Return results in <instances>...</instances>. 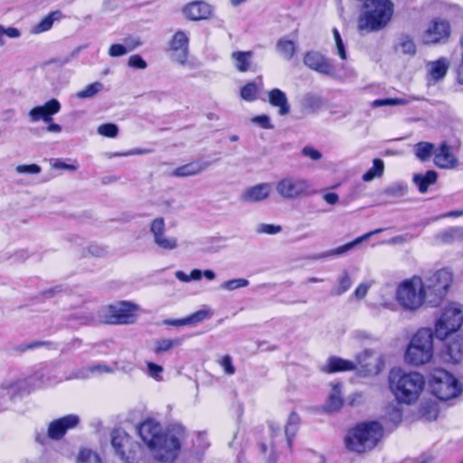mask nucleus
<instances>
[{
  "mask_svg": "<svg viewBox=\"0 0 463 463\" xmlns=\"http://www.w3.org/2000/svg\"><path fill=\"white\" fill-rule=\"evenodd\" d=\"M138 434L153 458L162 462H172L177 458L182 442L187 436L184 427L181 424H173L163 432L161 424L152 419L140 423Z\"/></svg>",
  "mask_w": 463,
  "mask_h": 463,
  "instance_id": "f257e3e1",
  "label": "nucleus"
},
{
  "mask_svg": "<svg viewBox=\"0 0 463 463\" xmlns=\"http://www.w3.org/2000/svg\"><path fill=\"white\" fill-rule=\"evenodd\" d=\"M425 378L418 372L406 373L392 370L389 375L390 390L400 403L416 402L425 387Z\"/></svg>",
  "mask_w": 463,
  "mask_h": 463,
  "instance_id": "f03ea898",
  "label": "nucleus"
},
{
  "mask_svg": "<svg viewBox=\"0 0 463 463\" xmlns=\"http://www.w3.org/2000/svg\"><path fill=\"white\" fill-rule=\"evenodd\" d=\"M364 8L358 19V29L361 32L383 29L393 14V4L390 0H366Z\"/></svg>",
  "mask_w": 463,
  "mask_h": 463,
  "instance_id": "7ed1b4c3",
  "label": "nucleus"
},
{
  "mask_svg": "<svg viewBox=\"0 0 463 463\" xmlns=\"http://www.w3.org/2000/svg\"><path fill=\"white\" fill-rule=\"evenodd\" d=\"M383 436V426L377 421L358 424L345 439L346 448L357 453H364L376 447Z\"/></svg>",
  "mask_w": 463,
  "mask_h": 463,
  "instance_id": "20e7f679",
  "label": "nucleus"
},
{
  "mask_svg": "<svg viewBox=\"0 0 463 463\" xmlns=\"http://www.w3.org/2000/svg\"><path fill=\"white\" fill-rule=\"evenodd\" d=\"M433 353L432 330L420 328L411 337L404 354V360L408 364L420 366L430 362Z\"/></svg>",
  "mask_w": 463,
  "mask_h": 463,
  "instance_id": "39448f33",
  "label": "nucleus"
},
{
  "mask_svg": "<svg viewBox=\"0 0 463 463\" xmlns=\"http://www.w3.org/2000/svg\"><path fill=\"white\" fill-rule=\"evenodd\" d=\"M49 384V379L36 373L26 379L5 380L0 385V406L8 407V403L16 397L29 393L32 389L43 388Z\"/></svg>",
  "mask_w": 463,
  "mask_h": 463,
  "instance_id": "423d86ee",
  "label": "nucleus"
},
{
  "mask_svg": "<svg viewBox=\"0 0 463 463\" xmlns=\"http://www.w3.org/2000/svg\"><path fill=\"white\" fill-rule=\"evenodd\" d=\"M426 295L424 282L418 276L405 279L396 289V300L405 310L409 311H415L420 308Z\"/></svg>",
  "mask_w": 463,
  "mask_h": 463,
  "instance_id": "0eeeda50",
  "label": "nucleus"
},
{
  "mask_svg": "<svg viewBox=\"0 0 463 463\" xmlns=\"http://www.w3.org/2000/svg\"><path fill=\"white\" fill-rule=\"evenodd\" d=\"M430 385L432 393L441 401L458 397L462 392V385L449 372L436 369L431 374Z\"/></svg>",
  "mask_w": 463,
  "mask_h": 463,
  "instance_id": "6e6552de",
  "label": "nucleus"
},
{
  "mask_svg": "<svg viewBox=\"0 0 463 463\" xmlns=\"http://www.w3.org/2000/svg\"><path fill=\"white\" fill-rule=\"evenodd\" d=\"M463 324V307L451 304L446 307L435 324V335L443 340L458 331Z\"/></svg>",
  "mask_w": 463,
  "mask_h": 463,
  "instance_id": "1a4fd4ad",
  "label": "nucleus"
},
{
  "mask_svg": "<svg viewBox=\"0 0 463 463\" xmlns=\"http://www.w3.org/2000/svg\"><path fill=\"white\" fill-rule=\"evenodd\" d=\"M137 306L128 301H121L109 305L102 309V317L105 323L111 325L132 324L137 320Z\"/></svg>",
  "mask_w": 463,
  "mask_h": 463,
  "instance_id": "9d476101",
  "label": "nucleus"
},
{
  "mask_svg": "<svg viewBox=\"0 0 463 463\" xmlns=\"http://www.w3.org/2000/svg\"><path fill=\"white\" fill-rule=\"evenodd\" d=\"M310 189L311 184L307 179L295 175H287L276 184L278 194L286 200L309 195L313 193Z\"/></svg>",
  "mask_w": 463,
  "mask_h": 463,
  "instance_id": "9b49d317",
  "label": "nucleus"
},
{
  "mask_svg": "<svg viewBox=\"0 0 463 463\" xmlns=\"http://www.w3.org/2000/svg\"><path fill=\"white\" fill-rule=\"evenodd\" d=\"M111 445L124 463H137L139 446L125 432L113 431Z\"/></svg>",
  "mask_w": 463,
  "mask_h": 463,
  "instance_id": "f8f14e48",
  "label": "nucleus"
},
{
  "mask_svg": "<svg viewBox=\"0 0 463 463\" xmlns=\"http://www.w3.org/2000/svg\"><path fill=\"white\" fill-rule=\"evenodd\" d=\"M373 356V351L369 349L364 350L361 354H357L356 362L333 356L328 358L326 364L325 365L323 370L326 373L354 371L356 369L357 364H362L364 366L370 365L371 363L367 361Z\"/></svg>",
  "mask_w": 463,
  "mask_h": 463,
  "instance_id": "ddd939ff",
  "label": "nucleus"
},
{
  "mask_svg": "<svg viewBox=\"0 0 463 463\" xmlns=\"http://www.w3.org/2000/svg\"><path fill=\"white\" fill-rule=\"evenodd\" d=\"M150 233L153 236L154 243L162 250H173L178 247V241L175 237L167 236L165 233V223L163 217L154 219L149 225Z\"/></svg>",
  "mask_w": 463,
  "mask_h": 463,
  "instance_id": "4468645a",
  "label": "nucleus"
},
{
  "mask_svg": "<svg viewBox=\"0 0 463 463\" xmlns=\"http://www.w3.org/2000/svg\"><path fill=\"white\" fill-rule=\"evenodd\" d=\"M171 59L180 65H186L189 54V36L184 31H177L169 42Z\"/></svg>",
  "mask_w": 463,
  "mask_h": 463,
  "instance_id": "2eb2a0df",
  "label": "nucleus"
},
{
  "mask_svg": "<svg viewBox=\"0 0 463 463\" xmlns=\"http://www.w3.org/2000/svg\"><path fill=\"white\" fill-rule=\"evenodd\" d=\"M452 279V273L449 269L437 270L428 277L426 282H424L425 290L432 292L439 298H442L448 291Z\"/></svg>",
  "mask_w": 463,
  "mask_h": 463,
  "instance_id": "dca6fc26",
  "label": "nucleus"
},
{
  "mask_svg": "<svg viewBox=\"0 0 463 463\" xmlns=\"http://www.w3.org/2000/svg\"><path fill=\"white\" fill-rule=\"evenodd\" d=\"M80 422L79 416L68 414L52 420L47 428V437L52 440L61 439L69 430L74 429Z\"/></svg>",
  "mask_w": 463,
  "mask_h": 463,
  "instance_id": "f3484780",
  "label": "nucleus"
},
{
  "mask_svg": "<svg viewBox=\"0 0 463 463\" xmlns=\"http://www.w3.org/2000/svg\"><path fill=\"white\" fill-rule=\"evenodd\" d=\"M450 35V24L444 19H435L424 32L422 40L426 44H435L445 42Z\"/></svg>",
  "mask_w": 463,
  "mask_h": 463,
  "instance_id": "a211bd4d",
  "label": "nucleus"
},
{
  "mask_svg": "<svg viewBox=\"0 0 463 463\" xmlns=\"http://www.w3.org/2000/svg\"><path fill=\"white\" fill-rule=\"evenodd\" d=\"M303 62L309 69L321 74L332 75L335 72V67L331 61L317 51L307 52L304 56Z\"/></svg>",
  "mask_w": 463,
  "mask_h": 463,
  "instance_id": "6ab92c4d",
  "label": "nucleus"
},
{
  "mask_svg": "<svg viewBox=\"0 0 463 463\" xmlns=\"http://www.w3.org/2000/svg\"><path fill=\"white\" fill-rule=\"evenodd\" d=\"M61 110V104L56 99L45 102L42 106H36L29 111V118L32 122L43 120L46 123L52 121V116Z\"/></svg>",
  "mask_w": 463,
  "mask_h": 463,
  "instance_id": "aec40b11",
  "label": "nucleus"
},
{
  "mask_svg": "<svg viewBox=\"0 0 463 463\" xmlns=\"http://www.w3.org/2000/svg\"><path fill=\"white\" fill-rule=\"evenodd\" d=\"M271 194V184L269 183H261L246 188L241 194L240 200L246 203H260Z\"/></svg>",
  "mask_w": 463,
  "mask_h": 463,
  "instance_id": "412c9836",
  "label": "nucleus"
},
{
  "mask_svg": "<svg viewBox=\"0 0 463 463\" xmlns=\"http://www.w3.org/2000/svg\"><path fill=\"white\" fill-rule=\"evenodd\" d=\"M183 14L189 20H203L210 17L212 7L203 1H194L183 8Z\"/></svg>",
  "mask_w": 463,
  "mask_h": 463,
  "instance_id": "4be33fe9",
  "label": "nucleus"
},
{
  "mask_svg": "<svg viewBox=\"0 0 463 463\" xmlns=\"http://www.w3.org/2000/svg\"><path fill=\"white\" fill-rule=\"evenodd\" d=\"M434 164L443 169H451L457 166V158L451 153V147L446 142L435 149Z\"/></svg>",
  "mask_w": 463,
  "mask_h": 463,
  "instance_id": "5701e85b",
  "label": "nucleus"
},
{
  "mask_svg": "<svg viewBox=\"0 0 463 463\" xmlns=\"http://www.w3.org/2000/svg\"><path fill=\"white\" fill-rule=\"evenodd\" d=\"M269 102L271 106L279 109L280 116L288 115L290 106L285 92L279 89H273L268 93Z\"/></svg>",
  "mask_w": 463,
  "mask_h": 463,
  "instance_id": "b1692460",
  "label": "nucleus"
},
{
  "mask_svg": "<svg viewBox=\"0 0 463 463\" xmlns=\"http://www.w3.org/2000/svg\"><path fill=\"white\" fill-rule=\"evenodd\" d=\"M212 317V312L210 309H200L190 316L182 318V319H173V320H165L164 323L165 325L182 326L187 325H194L200 323L207 318Z\"/></svg>",
  "mask_w": 463,
  "mask_h": 463,
  "instance_id": "393cba45",
  "label": "nucleus"
},
{
  "mask_svg": "<svg viewBox=\"0 0 463 463\" xmlns=\"http://www.w3.org/2000/svg\"><path fill=\"white\" fill-rule=\"evenodd\" d=\"M205 162L194 161L175 168L171 175L175 177H187L200 174L208 167Z\"/></svg>",
  "mask_w": 463,
  "mask_h": 463,
  "instance_id": "a878e982",
  "label": "nucleus"
},
{
  "mask_svg": "<svg viewBox=\"0 0 463 463\" xmlns=\"http://www.w3.org/2000/svg\"><path fill=\"white\" fill-rule=\"evenodd\" d=\"M382 232H383V229H376L374 231L367 232V233L356 238L354 241H353L351 242H348L345 245L337 247L335 250H331L326 253H323L321 257L324 258V257H329V256H334V255H343V254L346 253L348 250L354 249L358 244H360L363 241L369 239L372 235L380 233Z\"/></svg>",
  "mask_w": 463,
  "mask_h": 463,
  "instance_id": "bb28decb",
  "label": "nucleus"
},
{
  "mask_svg": "<svg viewBox=\"0 0 463 463\" xmlns=\"http://www.w3.org/2000/svg\"><path fill=\"white\" fill-rule=\"evenodd\" d=\"M340 383H333L331 392L325 403V410L329 412L338 411L343 405V398Z\"/></svg>",
  "mask_w": 463,
  "mask_h": 463,
  "instance_id": "cd10ccee",
  "label": "nucleus"
},
{
  "mask_svg": "<svg viewBox=\"0 0 463 463\" xmlns=\"http://www.w3.org/2000/svg\"><path fill=\"white\" fill-rule=\"evenodd\" d=\"M300 105L307 113H317L323 107L324 100L320 95L307 92L302 97Z\"/></svg>",
  "mask_w": 463,
  "mask_h": 463,
  "instance_id": "c85d7f7f",
  "label": "nucleus"
},
{
  "mask_svg": "<svg viewBox=\"0 0 463 463\" xmlns=\"http://www.w3.org/2000/svg\"><path fill=\"white\" fill-rule=\"evenodd\" d=\"M438 175L434 170H429L425 174H416L413 175V183L417 185L419 191L423 194L428 191L430 184L437 182Z\"/></svg>",
  "mask_w": 463,
  "mask_h": 463,
  "instance_id": "c756f323",
  "label": "nucleus"
},
{
  "mask_svg": "<svg viewBox=\"0 0 463 463\" xmlns=\"http://www.w3.org/2000/svg\"><path fill=\"white\" fill-rule=\"evenodd\" d=\"M252 52H233L231 55L234 67L241 72L247 71L251 64Z\"/></svg>",
  "mask_w": 463,
  "mask_h": 463,
  "instance_id": "7c9ffc66",
  "label": "nucleus"
},
{
  "mask_svg": "<svg viewBox=\"0 0 463 463\" xmlns=\"http://www.w3.org/2000/svg\"><path fill=\"white\" fill-rule=\"evenodd\" d=\"M276 51L283 59L289 61L296 53L297 45L293 41L281 38L276 43Z\"/></svg>",
  "mask_w": 463,
  "mask_h": 463,
  "instance_id": "2f4dec72",
  "label": "nucleus"
},
{
  "mask_svg": "<svg viewBox=\"0 0 463 463\" xmlns=\"http://www.w3.org/2000/svg\"><path fill=\"white\" fill-rule=\"evenodd\" d=\"M353 285V280L346 271H343L338 277L335 285L332 288L330 295L338 297L350 289Z\"/></svg>",
  "mask_w": 463,
  "mask_h": 463,
  "instance_id": "473e14b6",
  "label": "nucleus"
},
{
  "mask_svg": "<svg viewBox=\"0 0 463 463\" xmlns=\"http://www.w3.org/2000/svg\"><path fill=\"white\" fill-rule=\"evenodd\" d=\"M299 423V416L295 411H292L288 416L287 424L285 425V435L289 448L292 446V441L298 430Z\"/></svg>",
  "mask_w": 463,
  "mask_h": 463,
  "instance_id": "72a5a7b5",
  "label": "nucleus"
},
{
  "mask_svg": "<svg viewBox=\"0 0 463 463\" xmlns=\"http://www.w3.org/2000/svg\"><path fill=\"white\" fill-rule=\"evenodd\" d=\"M448 69L449 61L445 58H441L429 64V72L435 80L442 79L446 75Z\"/></svg>",
  "mask_w": 463,
  "mask_h": 463,
  "instance_id": "f704fd0d",
  "label": "nucleus"
},
{
  "mask_svg": "<svg viewBox=\"0 0 463 463\" xmlns=\"http://www.w3.org/2000/svg\"><path fill=\"white\" fill-rule=\"evenodd\" d=\"M416 157L421 162L428 161L434 155L435 147L430 142H419L413 148Z\"/></svg>",
  "mask_w": 463,
  "mask_h": 463,
  "instance_id": "c9c22d12",
  "label": "nucleus"
},
{
  "mask_svg": "<svg viewBox=\"0 0 463 463\" xmlns=\"http://www.w3.org/2000/svg\"><path fill=\"white\" fill-rule=\"evenodd\" d=\"M448 354L451 362L458 364L463 359V338L458 337L448 345Z\"/></svg>",
  "mask_w": 463,
  "mask_h": 463,
  "instance_id": "e433bc0d",
  "label": "nucleus"
},
{
  "mask_svg": "<svg viewBox=\"0 0 463 463\" xmlns=\"http://www.w3.org/2000/svg\"><path fill=\"white\" fill-rule=\"evenodd\" d=\"M183 340L181 338H174V339H158L154 343V352L156 354H161L163 353L168 352L174 347L181 345Z\"/></svg>",
  "mask_w": 463,
  "mask_h": 463,
  "instance_id": "4c0bfd02",
  "label": "nucleus"
},
{
  "mask_svg": "<svg viewBox=\"0 0 463 463\" xmlns=\"http://www.w3.org/2000/svg\"><path fill=\"white\" fill-rule=\"evenodd\" d=\"M384 171V163L380 158H375L373 161V166L363 175L364 182H370L374 178L381 177Z\"/></svg>",
  "mask_w": 463,
  "mask_h": 463,
  "instance_id": "58836bf2",
  "label": "nucleus"
},
{
  "mask_svg": "<svg viewBox=\"0 0 463 463\" xmlns=\"http://www.w3.org/2000/svg\"><path fill=\"white\" fill-rule=\"evenodd\" d=\"M61 16L60 11H55L45 16L38 24H36L33 33H40L50 30L53 24V22L58 20Z\"/></svg>",
  "mask_w": 463,
  "mask_h": 463,
  "instance_id": "ea45409f",
  "label": "nucleus"
},
{
  "mask_svg": "<svg viewBox=\"0 0 463 463\" xmlns=\"http://www.w3.org/2000/svg\"><path fill=\"white\" fill-rule=\"evenodd\" d=\"M103 88V83L95 81L87 85L83 90L78 91L76 97L79 99H90L100 92Z\"/></svg>",
  "mask_w": 463,
  "mask_h": 463,
  "instance_id": "a19ab883",
  "label": "nucleus"
},
{
  "mask_svg": "<svg viewBox=\"0 0 463 463\" xmlns=\"http://www.w3.org/2000/svg\"><path fill=\"white\" fill-rule=\"evenodd\" d=\"M397 50L404 54H414L416 52V45L410 36L402 35L399 39Z\"/></svg>",
  "mask_w": 463,
  "mask_h": 463,
  "instance_id": "79ce46f5",
  "label": "nucleus"
},
{
  "mask_svg": "<svg viewBox=\"0 0 463 463\" xmlns=\"http://www.w3.org/2000/svg\"><path fill=\"white\" fill-rule=\"evenodd\" d=\"M249 280L246 279H233L224 281L221 284L220 288L227 291H233L238 288H245L249 285Z\"/></svg>",
  "mask_w": 463,
  "mask_h": 463,
  "instance_id": "37998d69",
  "label": "nucleus"
},
{
  "mask_svg": "<svg viewBox=\"0 0 463 463\" xmlns=\"http://www.w3.org/2000/svg\"><path fill=\"white\" fill-rule=\"evenodd\" d=\"M79 463H101L100 458L97 453L89 449H80L78 456Z\"/></svg>",
  "mask_w": 463,
  "mask_h": 463,
  "instance_id": "c03bdc74",
  "label": "nucleus"
},
{
  "mask_svg": "<svg viewBox=\"0 0 463 463\" xmlns=\"http://www.w3.org/2000/svg\"><path fill=\"white\" fill-rule=\"evenodd\" d=\"M258 93L257 85L254 82H250L243 86L241 90V97L248 101L256 99Z\"/></svg>",
  "mask_w": 463,
  "mask_h": 463,
  "instance_id": "a18cd8bd",
  "label": "nucleus"
},
{
  "mask_svg": "<svg viewBox=\"0 0 463 463\" xmlns=\"http://www.w3.org/2000/svg\"><path fill=\"white\" fill-rule=\"evenodd\" d=\"M407 186L402 183H395L386 187L383 194L393 197H402L406 194Z\"/></svg>",
  "mask_w": 463,
  "mask_h": 463,
  "instance_id": "49530a36",
  "label": "nucleus"
},
{
  "mask_svg": "<svg viewBox=\"0 0 463 463\" xmlns=\"http://www.w3.org/2000/svg\"><path fill=\"white\" fill-rule=\"evenodd\" d=\"M463 235V231L458 228H450L447 231L440 232L438 237L443 242H450L456 238Z\"/></svg>",
  "mask_w": 463,
  "mask_h": 463,
  "instance_id": "de8ad7c7",
  "label": "nucleus"
},
{
  "mask_svg": "<svg viewBox=\"0 0 463 463\" xmlns=\"http://www.w3.org/2000/svg\"><path fill=\"white\" fill-rule=\"evenodd\" d=\"M409 103V100L406 99H375L373 102V107H382V106H401V105H407Z\"/></svg>",
  "mask_w": 463,
  "mask_h": 463,
  "instance_id": "09e8293b",
  "label": "nucleus"
},
{
  "mask_svg": "<svg viewBox=\"0 0 463 463\" xmlns=\"http://www.w3.org/2000/svg\"><path fill=\"white\" fill-rule=\"evenodd\" d=\"M98 133L107 137H116L118 134V128L113 123L102 124L98 128Z\"/></svg>",
  "mask_w": 463,
  "mask_h": 463,
  "instance_id": "8fccbe9b",
  "label": "nucleus"
},
{
  "mask_svg": "<svg viewBox=\"0 0 463 463\" xmlns=\"http://www.w3.org/2000/svg\"><path fill=\"white\" fill-rule=\"evenodd\" d=\"M21 33L17 28L14 27H4L0 24V46L5 45V42L4 37L6 36L8 38L16 39L20 37Z\"/></svg>",
  "mask_w": 463,
  "mask_h": 463,
  "instance_id": "3c124183",
  "label": "nucleus"
},
{
  "mask_svg": "<svg viewBox=\"0 0 463 463\" xmlns=\"http://www.w3.org/2000/svg\"><path fill=\"white\" fill-rule=\"evenodd\" d=\"M219 364L223 369L224 373L228 375H232L235 373V367L232 364V358L231 355L226 354L219 360Z\"/></svg>",
  "mask_w": 463,
  "mask_h": 463,
  "instance_id": "603ef678",
  "label": "nucleus"
},
{
  "mask_svg": "<svg viewBox=\"0 0 463 463\" xmlns=\"http://www.w3.org/2000/svg\"><path fill=\"white\" fill-rule=\"evenodd\" d=\"M41 167L36 164L32 165H19L15 167L18 174L24 175H38L41 173Z\"/></svg>",
  "mask_w": 463,
  "mask_h": 463,
  "instance_id": "864d4df0",
  "label": "nucleus"
},
{
  "mask_svg": "<svg viewBox=\"0 0 463 463\" xmlns=\"http://www.w3.org/2000/svg\"><path fill=\"white\" fill-rule=\"evenodd\" d=\"M282 230L280 225L268 224V223H260L256 227V232L258 233H265V234H276L280 232Z\"/></svg>",
  "mask_w": 463,
  "mask_h": 463,
  "instance_id": "5fc2aeb1",
  "label": "nucleus"
},
{
  "mask_svg": "<svg viewBox=\"0 0 463 463\" xmlns=\"http://www.w3.org/2000/svg\"><path fill=\"white\" fill-rule=\"evenodd\" d=\"M130 48H127L124 44L115 43L112 44L109 49V55L111 57H119L131 52Z\"/></svg>",
  "mask_w": 463,
  "mask_h": 463,
  "instance_id": "6e6d98bb",
  "label": "nucleus"
},
{
  "mask_svg": "<svg viewBox=\"0 0 463 463\" xmlns=\"http://www.w3.org/2000/svg\"><path fill=\"white\" fill-rule=\"evenodd\" d=\"M147 373L150 377L160 381L162 380L163 367L154 363H147Z\"/></svg>",
  "mask_w": 463,
  "mask_h": 463,
  "instance_id": "4d7b16f0",
  "label": "nucleus"
},
{
  "mask_svg": "<svg viewBox=\"0 0 463 463\" xmlns=\"http://www.w3.org/2000/svg\"><path fill=\"white\" fill-rule=\"evenodd\" d=\"M301 154L304 156L309 157L313 161H318L322 158L321 152L311 146H304L302 148Z\"/></svg>",
  "mask_w": 463,
  "mask_h": 463,
  "instance_id": "13d9d810",
  "label": "nucleus"
},
{
  "mask_svg": "<svg viewBox=\"0 0 463 463\" xmlns=\"http://www.w3.org/2000/svg\"><path fill=\"white\" fill-rule=\"evenodd\" d=\"M128 64L129 67L144 70L147 67L146 61L141 56L135 54L129 57Z\"/></svg>",
  "mask_w": 463,
  "mask_h": 463,
  "instance_id": "bf43d9fd",
  "label": "nucleus"
},
{
  "mask_svg": "<svg viewBox=\"0 0 463 463\" xmlns=\"http://www.w3.org/2000/svg\"><path fill=\"white\" fill-rule=\"evenodd\" d=\"M252 122L260 125L261 128L265 129H272L273 126L270 123V118L267 115L257 116L252 118Z\"/></svg>",
  "mask_w": 463,
  "mask_h": 463,
  "instance_id": "052dcab7",
  "label": "nucleus"
},
{
  "mask_svg": "<svg viewBox=\"0 0 463 463\" xmlns=\"http://www.w3.org/2000/svg\"><path fill=\"white\" fill-rule=\"evenodd\" d=\"M88 252L94 257H104L107 254V249L98 244H91L88 248Z\"/></svg>",
  "mask_w": 463,
  "mask_h": 463,
  "instance_id": "680f3d73",
  "label": "nucleus"
},
{
  "mask_svg": "<svg viewBox=\"0 0 463 463\" xmlns=\"http://www.w3.org/2000/svg\"><path fill=\"white\" fill-rule=\"evenodd\" d=\"M370 284L368 283H361L360 285H358V287L355 288L354 292V296L357 298V299H363L369 288H370Z\"/></svg>",
  "mask_w": 463,
  "mask_h": 463,
  "instance_id": "e2e57ef3",
  "label": "nucleus"
},
{
  "mask_svg": "<svg viewBox=\"0 0 463 463\" xmlns=\"http://www.w3.org/2000/svg\"><path fill=\"white\" fill-rule=\"evenodd\" d=\"M354 338L360 342L374 340L373 335L369 332L358 330L354 333Z\"/></svg>",
  "mask_w": 463,
  "mask_h": 463,
  "instance_id": "0e129e2a",
  "label": "nucleus"
},
{
  "mask_svg": "<svg viewBox=\"0 0 463 463\" xmlns=\"http://www.w3.org/2000/svg\"><path fill=\"white\" fill-rule=\"evenodd\" d=\"M52 167L55 169H63V170H71V171H75L77 169L76 165L66 164L61 160H56L52 164Z\"/></svg>",
  "mask_w": 463,
  "mask_h": 463,
  "instance_id": "69168bd1",
  "label": "nucleus"
},
{
  "mask_svg": "<svg viewBox=\"0 0 463 463\" xmlns=\"http://www.w3.org/2000/svg\"><path fill=\"white\" fill-rule=\"evenodd\" d=\"M323 199L330 205H335L339 202V196L335 193H326L323 195Z\"/></svg>",
  "mask_w": 463,
  "mask_h": 463,
  "instance_id": "338daca9",
  "label": "nucleus"
},
{
  "mask_svg": "<svg viewBox=\"0 0 463 463\" xmlns=\"http://www.w3.org/2000/svg\"><path fill=\"white\" fill-rule=\"evenodd\" d=\"M335 47H336L337 54L339 55V57L342 60H345L346 59V52H345L343 41L341 40L340 42H335Z\"/></svg>",
  "mask_w": 463,
  "mask_h": 463,
  "instance_id": "774afa93",
  "label": "nucleus"
}]
</instances>
